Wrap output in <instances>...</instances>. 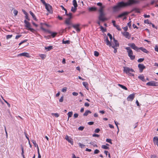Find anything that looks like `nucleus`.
I'll return each instance as SVG.
<instances>
[{
    "mask_svg": "<svg viewBox=\"0 0 158 158\" xmlns=\"http://www.w3.org/2000/svg\"><path fill=\"white\" fill-rule=\"evenodd\" d=\"M65 23L67 25H72L74 28L75 29L77 32H79L80 31V29L79 27L80 25V24H73L71 21L66 20L65 21Z\"/></svg>",
    "mask_w": 158,
    "mask_h": 158,
    "instance_id": "2",
    "label": "nucleus"
},
{
    "mask_svg": "<svg viewBox=\"0 0 158 158\" xmlns=\"http://www.w3.org/2000/svg\"><path fill=\"white\" fill-rule=\"evenodd\" d=\"M146 85H148L151 86H158V83L154 81H151L148 82Z\"/></svg>",
    "mask_w": 158,
    "mask_h": 158,
    "instance_id": "7",
    "label": "nucleus"
},
{
    "mask_svg": "<svg viewBox=\"0 0 158 158\" xmlns=\"http://www.w3.org/2000/svg\"><path fill=\"white\" fill-rule=\"evenodd\" d=\"M138 67L140 73H142L143 72V69L145 68V67L143 64H139L138 65Z\"/></svg>",
    "mask_w": 158,
    "mask_h": 158,
    "instance_id": "11",
    "label": "nucleus"
},
{
    "mask_svg": "<svg viewBox=\"0 0 158 158\" xmlns=\"http://www.w3.org/2000/svg\"><path fill=\"white\" fill-rule=\"evenodd\" d=\"M12 36V35H8L6 36L7 39L10 38Z\"/></svg>",
    "mask_w": 158,
    "mask_h": 158,
    "instance_id": "58",
    "label": "nucleus"
},
{
    "mask_svg": "<svg viewBox=\"0 0 158 158\" xmlns=\"http://www.w3.org/2000/svg\"><path fill=\"white\" fill-rule=\"evenodd\" d=\"M24 23L25 24V27L29 29L30 27L31 24L29 22L27 21L26 20L24 21Z\"/></svg>",
    "mask_w": 158,
    "mask_h": 158,
    "instance_id": "15",
    "label": "nucleus"
},
{
    "mask_svg": "<svg viewBox=\"0 0 158 158\" xmlns=\"http://www.w3.org/2000/svg\"><path fill=\"white\" fill-rule=\"evenodd\" d=\"M105 41L106 43V44L109 46H112V44L108 40V37L106 36L105 37Z\"/></svg>",
    "mask_w": 158,
    "mask_h": 158,
    "instance_id": "17",
    "label": "nucleus"
},
{
    "mask_svg": "<svg viewBox=\"0 0 158 158\" xmlns=\"http://www.w3.org/2000/svg\"><path fill=\"white\" fill-rule=\"evenodd\" d=\"M91 112L89 110H86L83 114L84 116H86L89 113H91Z\"/></svg>",
    "mask_w": 158,
    "mask_h": 158,
    "instance_id": "25",
    "label": "nucleus"
},
{
    "mask_svg": "<svg viewBox=\"0 0 158 158\" xmlns=\"http://www.w3.org/2000/svg\"><path fill=\"white\" fill-rule=\"evenodd\" d=\"M21 150H22V153H21V155L22 156H24V151H23V148L22 146H21Z\"/></svg>",
    "mask_w": 158,
    "mask_h": 158,
    "instance_id": "49",
    "label": "nucleus"
},
{
    "mask_svg": "<svg viewBox=\"0 0 158 158\" xmlns=\"http://www.w3.org/2000/svg\"><path fill=\"white\" fill-rule=\"evenodd\" d=\"M102 148L103 149H109V148L106 145H102Z\"/></svg>",
    "mask_w": 158,
    "mask_h": 158,
    "instance_id": "39",
    "label": "nucleus"
},
{
    "mask_svg": "<svg viewBox=\"0 0 158 158\" xmlns=\"http://www.w3.org/2000/svg\"><path fill=\"white\" fill-rule=\"evenodd\" d=\"M138 78L142 80L143 81H145L144 77L143 75H140L138 76Z\"/></svg>",
    "mask_w": 158,
    "mask_h": 158,
    "instance_id": "29",
    "label": "nucleus"
},
{
    "mask_svg": "<svg viewBox=\"0 0 158 158\" xmlns=\"http://www.w3.org/2000/svg\"><path fill=\"white\" fill-rule=\"evenodd\" d=\"M77 10V7H72L71 9V11L73 13L75 12Z\"/></svg>",
    "mask_w": 158,
    "mask_h": 158,
    "instance_id": "33",
    "label": "nucleus"
},
{
    "mask_svg": "<svg viewBox=\"0 0 158 158\" xmlns=\"http://www.w3.org/2000/svg\"><path fill=\"white\" fill-rule=\"evenodd\" d=\"M104 8V6L101 7L99 10L100 14H104L103 12V8Z\"/></svg>",
    "mask_w": 158,
    "mask_h": 158,
    "instance_id": "27",
    "label": "nucleus"
},
{
    "mask_svg": "<svg viewBox=\"0 0 158 158\" xmlns=\"http://www.w3.org/2000/svg\"><path fill=\"white\" fill-rule=\"evenodd\" d=\"M99 151L98 149H95L94 151V154H98L99 152Z\"/></svg>",
    "mask_w": 158,
    "mask_h": 158,
    "instance_id": "54",
    "label": "nucleus"
},
{
    "mask_svg": "<svg viewBox=\"0 0 158 158\" xmlns=\"http://www.w3.org/2000/svg\"><path fill=\"white\" fill-rule=\"evenodd\" d=\"M153 141L154 143L156 144L158 143V138L157 137H155L153 138Z\"/></svg>",
    "mask_w": 158,
    "mask_h": 158,
    "instance_id": "28",
    "label": "nucleus"
},
{
    "mask_svg": "<svg viewBox=\"0 0 158 158\" xmlns=\"http://www.w3.org/2000/svg\"><path fill=\"white\" fill-rule=\"evenodd\" d=\"M111 47L112 48H113L114 49V53H116L117 52V47H115V46H112Z\"/></svg>",
    "mask_w": 158,
    "mask_h": 158,
    "instance_id": "40",
    "label": "nucleus"
},
{
    "mask_svg": "<svg viewBox=\"0 0 158 158\" xmlns=\"http://www.w3.org/2000/svg\"><path fill=\"white\" fill-rule=\"evenodd\" d=\"M133 10L135 11L136 12L139 13V10L137 8H135Z\"/></svg>",
    "mask_w": 158,
    "mask_h": 158,
    "instance_id": "55",
    "label": "nucleus"
},
{
    "mask_svg": "<svg viewBox=\"0 0 158 158\" xmlns=\"http://www.w3.org/2000/svg\"><path fill=\"white\" fill-rule=\"evenodd\" d=\"M67 87H64L62 89V91L63 92H65L67 91Z\"/></svg>",
    "mask_w": 158,
    "mask_h": 158,
    "instance_id": "48",
    "label": "nucleus"
},
{
    "mask_svg": "<svg viewBox=\"0 0 158 158\" xmlns=\"http://www.w3.org/2000/svg\"><path fill=\"white\" fill-rule=\"evenodd\" d=\"M144 60V58H140L138 60V62L139 63L141 62H143Z\"/></svg>",
    "mask_w": 158,
    "mask_h": 158,
    "instance_id": "45",
    "label": "nucleus"
},
{
    "mask_svg": "<svg viewBox=\"0 0 158 158\" xmlns=\"http://www.w3.org/2000/svg\"><path fill=\"white\" fill-rule=\"evenodd\" d=\"M39 56L40 57H41V58L43 60L46 57V55L45 54H40L39 55Z\"/></svg>",
    "mask_w": 158,
    "mask_h": 158,
    "instance_id": "34",
    "label": "nucleus"
},
{
    "mask_svg": "<svg viewBox=\"0 0 158 158\" xmlns=\"http://www.w3.org/2000/svg\"><path fill=\"white\" fill-rule=\"evenodd\" d=\"M128 45L129 46H130L132 48L136 51H138L139 49V48L136 46L134 43H131L130 44H128Z\"/></svg>",
    "mask_w": 158,
    "mask_h": 158,
    "instance_id": "9",
    "label": "nucleus"
},
{
    "mask_svg": "<svg viewBox=\"0 0 158 158\" xmlns=\"http://www.w3.org/2000/svg\"><path fill=\"white\" fill-rule=\"evenodd\" d=\"M123 35L126 38L128 39H130V36L129 33L127 31L124 32L123 33Z\"/></svg>",
    "mask_w": 158,
    "mask_h": 158,
    "instance_id": "19",
    "label": "nucleus"
},
{
    "mask_svg": "<svg viewBox=\"0 0 158 158\" xmlns=\"http://www.w3.org/2000/svg\"><path fill=\"white\" fill-rule=\"evenodd\" d=\"M13 13L14 14V15L15 16H16L17 15L18 13V11L15 9H14V11H13Z\"/></svg>",
    "mask_w": 158,
    "mask_h": 158,
    "instance_id": "43",
    "label": "nucleus"
},
{
    "mask_svg": "<svg viewBox=\"0 0 158 158\" xmlns=\"http://www.w3.org/2000/svg\"><path fill=\"white\" fill-rule=\"evenodd\" d=\"M155 50L156 51L158 52V47L156 45L155 47Z\"/></svg>",
    "mask_w": 158,
    "mask_h": 158,
    "instance_id": "63",
    "label": "nucleus"
},
{
    "mask_svg": "<svg viewBox=\"0 0 158 158\" xmlns=\"http://www.w3.org/2000/svg\"><path fill=\"white\" fill-rule=\"evenodd\" d=\"M45 8L50 13H52V6L49 4L46 3L45 5Z\"/></svg>",
    "mask_w": 158,
    "mask_h": 158,
    "instance_id": "5",
    "label": "nucleus"
},
{
    "mask_svg": "<svg viewBox=\"0 0 158 158\" xmlns=\"http://www.w3.org/2000/svg\"><path fill=\"white\" fill-rule=\"evenodd\" d=\"M113 41L114 42L113 43L112 45V46H115V47H118L119 46V44L118 42V41L116 40L114 38H113Z\"/></svg>",
    "mask_w": 158,
    "mask_h": 158,
    "instance_id": "12",
    "label": "nucleus"
},
{
    "mask_svg": "<svg viewBox=\"0 0 158 158\" xmlns=\"http://www.w3.org/2000/svg\"><path fill=\"white\" fill-rule=\"evenodd\" d=\"M124 70L123 71L127 74H128L130 72H134V71L132 69H130L128 67H124Z\"/></svg>",
    "mask_w": 158,
    "mask_h": 158,
    "instance_id": "4",
    "label": "nucleus"
},
{
    "mask_svg": "<svg viewBox=\"0 0 158 158\" xmlns=\"http://www.w3.org/2000/svg\"><path fill=\"white\" fill-rule=\"evenodd\" d=\"M94 55L96 56H98L99 55V53L97 51H95L94 52Z\"/></svg>",
    "mask_w": 158,
    "mask_h": 158,
    "instance_id": "41",
    "label": "nucleus"
},
{
    "mask_svg": "<svg viewBox=\"0 0 158 158\" xmlns=\"http://www.w3.org/2000/svg\"><path fill=\"white\" fill-rule=\"evenodd\" d=\"M105 41L106 43V44L109 46H112V44L108 40V37L106 36L105 37Z\"/></svg>",
    "mask_w": 158,
    "mask_h": 158,
    "instance_id": "16",
    "label": "nucleus"
},
{
    "mask_svg": "<svg viewBox=\"0 0 158 158\" xmlns=\"http://www.w3.org/2000/svg\"><path fill=\"white\" fill-rule=\"evenodd\" d=\"M57 34V33H52L51 35L52 36V37H54Z\"/></svg>",
    "mask_w": 158,
    "mask_h": 158,
    "instance_id": "56",
    "label": "nucleus"
},
{
    "mask_svg": "<svg viewBox=\"0 0 158 158\" xmlns=\"http://www.w3.org/2000/svg\"><path fill=\"white\" fill-rule=\"evenodd\" d=\"M29 13L30 14V15L32 16V18L34 19V20L36 21H37V19L35 15H34L33 13L31 11H30Z\"/></svg>",
    "mask_w": 158,
    "mask_h": 158,
    "instance_id": "23",
    "label": "nucleus"
},
{
    "mask_svg": "<svg viewBox=\"0 0 158 158\" xmlns=\"http://www.w3.org/2000/svg\"><path fill=\"white\" fill-rule=\"evenodd\" d=\"M156 155H151V158H156Z\"/></svg>",
    "mask_w": 158,
    "mask_h": 158,
    "instance_id": "64",
    "label": "nucleus"
},
{
    "mask_svg": "<svg viewBox=\"0 0 158 158\" xmlns=\"http://www.w3.org/2000/svg\"><path fill=\"white\" fill-rule=\"evenodd\" d=\"M89 144L93 145L94 147H98L97 145L96 144H95L94 142H91L89 143Z\"/></svg>",
    "mask_w": 158,
    "mask_h": 158,
    "instance_id": "38",
    "label": "nucleus"
},
{
    "mask_svg": "<svg viewBox=\"0 0 158 158\" xmlns=\"http://www.w3.org/2000/svg\"><path fill=\"white\" fill-rule=\"evenodd\" d=\"M84 129V127H82V126H80V127H79L78 128V130H80V131H82Z\"/></svg>",
    "mask_w": 158,
    "mask_h": 158,
    "instance_id": "52",
    "label": "nucleus"
},
{
    "mask_svg": "<svg viewBox=\"0 0 158 158\" xmlns=\"http://www.w3.org/2000/svg\"><path fill=\"white\" fill-rule=\"evenodd\" d=\"M88 9L89 12L94 11L97 10V8L93 6L89 7Z\"/></svg>",
    "mask_w": 158,
    "mask_h": 158,
    "instance_id": "20",
    "label": "nucleus"
},
{
    "mask_svg": "<svg viewBox=\"0 0 158 158\" xmlns=\"http://www.w3.org/2000/svg\"><path fill=\"white\" fill-rule=\"evenodd\" d=\"M139 49L141 50L143 52L146 53H148L149 52L145 48H144L143 47H140L139 48Z\"/></svg>",
    "mask_w": 158,
    "mask_h": 158,
    "instance_id": "21",
    "label": "nucleus"
},
{
    "mask_svg": "<svg viewBox=\"0 0 158 158\" xmlns=\"http://www.w3.org/2000/svg\"><path fill=\"white\" fill-rule=\"evenodd\" d=\"M144 23H147L148 24H152L151 23H150L148 19H147L144 21Z\"/></svg>",
    "mask_w": 158,
    "mask_h": 158,
    "instance_id": "44",
    "label": "nucleus"
},
{
    "mask_svg": "<svg viewBox=\"0 0 158 158\" xmlns=\"http://www.w3.org/2000/svg\"><path fill=\"white\" fill-rule=\"evenodd\" d=\"M37 152L38 153V158H41V156L40 153L39 149V148H38Z\"/></svg>",
    "mask_w": 158,
    "mask_h": 158,
    "instance_id": "42",
    "label": "nucleus"
},
{
    "mask_svg": "<svg viewBox=\"0 0 158 158\" xmlns=\"http://www.w3.org/2000/svg\"><path fill=\"white\" fill-rule=\"evenodd\" d=\"M78 114L77 113H75L74 114L73 116L74 118H76L78 117Z\"/></svg>",
    "mask_w": 158,
    "mask_h": 158,
    "instance_id": "57",
    "label": "nucleus"
},
{
    "mask_svg": "<svg viewBox=\"0 0 158 158\" xmlns=\"http://www.w3.org/2000/svg\"><path fill=\"white\" fill-rule=\"evenodd\" d=\"M106 141L107 142L110 143L111 144H112V143L111 142V140L110 139H106Z\"/></svg>",
    "mask_w": 158,
    "mask_h": 158,
    "instance_id": "46",
    "label": "nucleus"
},
{
    "mask_svg": "<svg viewBox=\"0 0 158 158\" xmlns=\"http://www.w3.org/2000/svg\"><path fill=\"white\" fill-rule=\"evenodd\" d=\"M100 28L101 30L103 32H104L106 31V29H104L103 28V27L102 26H100Z\"/></svg>",
    "mask_w": 158,
    "mask_h": 158,
    "instance_id": "36",
    "label": "nucleus"
},
{
    "mask_svg": "<svg viewBox=\"0 0 158 158\" xmlns=\"http://www.w3.org/2000/svg\"><path fill=\"white\" fill-rule=\"evenodd\" d=\"M126 49L127 50V52L128 53V56L131 60H133L135 59V56L133 55V52L130 47H126Z\"/></svg>",
    "mask_w": 158,
    "mask_h": 158,
    "instance_id": "3",
    "label": "nucleus"
},
{
    "mask_svg": "<svg viewBox=\"0 0 158 158\" xmlns=\"http://www.w3.org/2000/svg\"><path fill=\"white\" fill-rule=\"evenodd\" d=\"M129 4L127 2H118L117 5L113 7V9L114 12H116L119 10L121 8L128 6Z\"/></svg>",
    "mask_w": 158,
    "mask_h": 158,
    "instance_id": "1",
    "label": "nucleus"
},
{
    "mask_svg": "<svg viewBox=\"0 0 158 158\" xmlns=\"http://www.w3.org/2000/svg\"><path fill=\"white\" fill-rule=\"evenodd\" d=\"M83 85L85 87L86 89L88 90V83L86 82H83Z\"/></svg>",
    "mask_w": 158,
    "mask_h": 158,
    "instance_id": "26",
    "label": "nucleus"
},
{
    "mask_svg": "<svg viewBox=\"0 0 158 158\" xmlns=\"http://www.w3.org/2000/svg\"><path fill=\"white\" fill-rule=\"evenodd\" d=\"M64 97L62 96L61 97L59 100V102H62L63 101Z\"/></svg>",
    "mask_w": 158,
    "mask_h": 158,
    "instance_id": "59",
    "label": "nucleus"
},
{
    "mask_svg": "<svg viewBox=\"0 0 158 158\" xmlns=\"http://www.w3.org/2000/svg\"><path fill=\"white\" fill-rule=\"evenodd\" d=\"M40 24V25L41 26L40 27V28L41 29H42L43 31H47L49 33H51V32H50L49 31L45 29L44 28H43V25H44V23H41Z\"/></svg>",
    "mask_w": 158,
    "mask_h": 158,
    "instance_id": "22",
    "label": "nucleus"
},
{
    "mask_svg": "<svg viewBox=\"0 0 158 158\" xmlns=\"http://www.w3.org/2000/svg\"><path fill=\"white\" fill-rule=\"evenodd\" d=\"M135 94H133L130 95L127 98V100L128 101H131L135 98Z\"/></svg>",
    "mask_w": 158,
    "mask_h": 158,
    "instance_id": "10",
    "label": "nucleus"
},
{
    "mask_svg": "<svg viewBox=\"0 0 158 158\" xmlns=\"http://www.w3.org/2000/svg\"><path fill=\"white\" fill-rule=\"evenodd\" d=\"M129 1V2L127 3L128 4H129L128 5V6L131 4L136 3H137V1H136L135 0H130Z\"/></svg>",
    "mask_w": 158,
    "mask_h": 158,
    "instance_id": "24",
    "label": "nucleus"
},
{
    "mask_svg": "<svg viewBox=\"0 0 158 158\" xmlns=\"http://www.w3.org/2000/svg\"><path fill=\"white\" fill-rule=\"evenodd\" d=\"M73 114V113L72 111L69 112L68 113V121L69 120V118L72 117Z\"/></svg>",
    "mask_w": 158,
    "mask_h": 158,
    "instance_id": "32",
    "label": "nucleus"
},
{
    "mask_svg": "<svg viewBox=\"0 0 158 158\" xmlns=\"http://www.w3.org/2000/svg\"><path fill=\"white\" fill-rule=\"evenodd\" d=\"M65 139L68 142L70 143L72 145H73V139L69 137L68 135H66Z\"/></svg>",
    "mask_w": 158,
    "mask_h": 158,
    "instance_id": "8",
    "label": "nucleus"
},
{
    "mask_svg": "<svg viewBox=\"0 0 158 158\" xmlns=\"http://www.w3.org/2000/svg\"><path fill=\"white\" fill-rule=\"evenodd\" d=\"M78 144L79 145L80 147L81 148H84L85 146V145L81 144V143H79Z\"/></svg>",
    "mask_w": 158,
    "mask_h": 158,
    "instance_id": "47",
    "label": "nucleus"
},
{
    "mask_svg": "<svg viewBox=\"0 0 158 158\" xmlns=\"http://www.w3.org/2000/svg\"><path fill=\"white\" fill-rule=\"evenodd\" d=\"M27 41V40H25L23 41H22V42H20L19 44V45H20L21 44H23V43L26 42V41Z\"/></svg>",
    "mask_w": 158,
    "mask_h": 158,
    "instance_id": "61",
    "label": "nucleus"
},
{
    "mask_svg": "<svg viewBox=\"0 0 158 158\" xmlns=\"http://www.w3.org/2000/svg\"><path fill=\"white\" fill-rule=\"evenodd\" d=\"M115 27L116 28L118 29V30L120 31L121 30L120 27L118 25H117Z\"/></svg>",
    "mask_w": 158,
    "mask_h": 158,
    "instance_id": "60",
    "label": "nucleus"
},
{
    "mask_svg": "<svg viewBox=\"0 0 158 158\" xmlns=\"http://www.w3.org/2000/svg\"><path fill=\"white\" fill-rule=\"evenodd\" d=\"M129 12H124L121 14H120L118 15L117 17V18H121L122 17L125 16L126 15H127L128 14Z\"/></svg>",
    "mask_w": 158,
    "mask_h": 158,
    "instance_id": "13",
    "label": "nucleus"
},
{
    "mask_svg": "<svg viewBox=\"0 0 158 158\" xmlns=\"http://www.w3.org/2000/svg\"><path fill=\"white\" fill-rule=\"evenodd\" d=\"M45 48L46 50H47L48 51H49L52 49L53 48L52 46H50L48 47H45Z\"/></svg>",
    "mask_w": 158,
    "mask_h": 158,
    "instance_id": "35",
    "label": "nucleus"
},
{
    "mask_svg": "<svg viewBox=\"0 0 158 158\" xmlns=\"http://www.w3.org/2000/svg\"><path fill=\"white\" fill-rule=\"evenodd\" d=\"M100 129L99 128H97L94 130V132L95 133H98L100 131Z\"/></svg>",
    "mask_w": 158,
    "mask_h": 158,
    "instance_id": "51",
    "label": "nucleus"
},
{
    "mask_svg": "<svg viewBox=\"0 0 158 158\" xmlns=\"http://www.w3.org/2000/svg\"><path fill=\"white\" fill-rule=\"evenodd\" d=\"M32 142L33 144H34V145L35 146V147H36V146H37V148H39L38 145L36 144L35 141L32 140Z\"/></svg>",
    "mask_w": 158,
    "mask_h": 158,
    "instance_id": "37",
    "label": "nucleus"
},
{
    "mask_svg": "<svg viewBox=\"0 0 158 158\" xmlns=\"http://www.w3.org/2000/svg\"><path fill=\"white\" fill-rule=\"evenodd\" d=\"M107 35L109 36L110 40H111L112 39V37L111 35L110 34V33H108L107 34Z\"/></svg>",
    "mask_w": 158,
    "mask_h": 158,
    "instance_id": "50",
    "label": "nucleus"
},
{
    "mask_svg": "<svg viewBox=\"0 0 158 158\" xmlns=\"http://www.w3.org/2000/svg\"><path fill=\"white\" fill-rule=\"evenodd\" d=\"M73 95L74 96H77L78 95V94L75 92H73L72 93Z\"/></svg>",
    "mask_w": 158,
    "mask_h": 158,
    "instance_id": "62",
    "label": "nucleus"
},
{
    "mask_svg": "<svg viewBox=\"0 0 158 158\" xmlns=\"http://www.w3.org/2000/svg\"><path fill=\"white\" fill-rule=\"evenodd\" d=\"M69 42H70V41L69 40H66L65 41H63V43L64 44H69Z\"/></svg>",
    "mask_w": 158,
    "mask_h": 158,
    "instance_id": "53",
    "label": "nucleus"
},
{
    "mask_svg": "<svg viewBox=\"0 0 158 158\" xmlns=\"http://www.w3.org/2000/svg\"><path fill=\"white\" fill-rule=\"evenodd\" d=\"M105 41L106 43V44L109 46H112V44L108 40V37L106 36L105 37Z\"/></svg>",
    "mask_w": 158,
    "mask_h": 158,
    "instance_id": "18",
    "label": "nucleus"
},
{
    "mask_svg": "<svg viewBox=\"0 0 158 158\" xmlns=\"http://www.w3.org/2000/svg\"><path fill=\"white\" fill-rule=\"evenodd\" d=\"M118 85L120 86V87H121V88H123V89H124L125 90H127V88L125 87V86L123 85H122L121 84H118Z\"/></svg>",
    "mask_w": 158,
    "mask_h": 158,
    "instance_id": "31",
    "label": "nucleus"
},
{
    "mask_svg": "<svg viewBox=\"0 0 158 158\" xmlns=\"http://www.w3.org/2000/svg\"><path fill=\"white\" fill-rule=\"evenodd\" d=\"M73 5L74 7H77V4L76 0H73Z\"/></svg>",
    "mask_w": 158,
    "mask_h": 158,
    "instance_id": "30",
    "label": "nucleus"
},
{
    "mask_svg": "<svg viewBox=\"0 0 158 158\" xmlns=\"http://www.w3.org/2000/svg\"><path fill=\"white\" fill-rule=\"evenodd\" d=\"M26 56V57H28V58L30 57V56L29 55V54L28 53H27V52H23V53H20V54H19L18 55V56Z\"/></svg>",
    "mask_w": 158,
    "mask_h": 158,
    "instance_id": "14",
    "label": "nucleus"
},
{
    "mask_svg": "<svg viewBox=\"0 0 158 158\" xmlns=\"http://www.w3.org/2000/svg\"><path fill=\"white\" fill-rule=\"evenodd\" d=\"M105 14H99L98 17V19L100 21L104 22L107 20V19L105 17Z\"/></svg>",
    "mask_w": 158,
    "mask_h": 158,
    "instance_id": "6",
    "label": "nucleus"
}]
</instances>
